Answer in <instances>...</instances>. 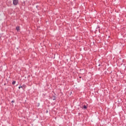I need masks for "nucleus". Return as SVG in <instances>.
Listing matches in <instances>:
<instances>
[{
	"label": "nucleus",
	"instance_id": "f257e3e1",
	"mask_svg": "<svg viewBox=\"0 0 126 126\" xmlns=\"http://www.w3.org/2000/svg\"><path fill=\"white\" fill-rule=\"evenodd\" d=\"M18 0H13V4L14 5H17L18 4Z\"/></svg>",
	"mask_w": 126,
	"mask_h": 126
},
{
	"label": "nucleus",
	"instance_id": "f03ea898",
	"mask_svg": "<svg viewBox=\"0 0 126 126\" xmlns=\"http://www.w3.org/2000/svg\"><path fill=\"white\" fill-rule=\"evenodd\" d=\"M16 29L17 32H19V31H20V27H19V26H17L16 27Z\"/></svg>",
	"mask_w": 126,
	"mask_h": 126
},
{
	"label": "nucleus",
	"instance_id": "7ed1b4c3",
	"mask_svg": "<svg viewBox=\"0 0 126 126\" xmlns=\"http://www.w3.org/2000/svg\"><path fill=\"white\" fill-rule=\"evenodd\" d=\"M19 89H20V88H22L23 90H24V88H23L22 86H20L18 87Z\"/></svg>",
	"mask_w": 126,
	"mask_h": 126
},
{
	"label": "nucleus",
	"instance_id": "20e7f679",
	"mask_svg": "<svg viewBox=\"0 0 126 126\" xmlns=\"http://www.w3.org/2000/svg\"><path fill=\"white\" fill-rule=\"evenodd\" d=\"M22 87H23V88H24H24H26V85H23L22 86Z\"/></svg>",
	"mask_w": 126,
	"mask_h": 126
},
{
	"label": "nucleus",
	"instance_id": "39448f33",
	"mask_svg": "<svg viewBox=\"0 0 126 126\" xmlns=\"http://www.w3.org/2000/svg\"><path fill=\"white\" fill-rule=\"evenodd\" d=\"M52 99H53V100H56V96H55V95H53V98H52Z\"/></svg>",
	"mask_w": 126,
	"mask_h": 126
},
{
	"label": "nucleus",
	"instance_id": "423d86ee",
	"mask_svg": "<svg viewBox=\"0 0 126 126\" xmlns=\"http://www.w3.org/2000/svg\"><path fill=\"white\" fill-rule=\"evenodd\" d=\"M15 83H16V81H13L12 82V84H13V85H14V84H15Z\"/></svg>",
	"mask_w": 126,
	"mask_h": 126
},
{
	"label": "nucleus",
	"instance_id": "0eeeda50",
	"mask_svg": "<svg viewBox=\"0 0 126 126\" xmlns=\"http://www.w3.org/2000/svg\"><path fill=\"white\" fill-rule=\"evenodd\" d=\"M83 108H84V109H87V106L86 105H84L83 106Z\"/></svg>",
	"mask_w": 126,
	"mask_h": 126
},
{
	"label": "nucleus",
	"instance_id": "6e6552de",
	"mask_svg": "<svg viewBox=\"0 0 126 126\" xmlns=\"http://www.w3.org/2000/svg\"><path fill=\"white\" fill-rule=\"evenodd\" d=\"M38 7H39V5H36V8L38 9Z\"/></svg>",
	"mask_w": 126,
	"mask_h": 126
},
{
	"label": "nucleus",
	"instance_id": "1a4fd4ad",
	"mask_svg": "<svg viewBox=\"0 0 126 126\" xmlns=\"http://www.w3.org/2000/svg\"><path fill=\"white\" fill-rule=\"evenodd\" d=\"M14 102H15L14 100H12L11 101V103H14Z\"/></svg>",
	"mask_w": 126,
	"mask_h": 126
},
{
	"label": "nucleus",
	"instance_id": "9d476101",
	"mask_svg": "<svg viewBox=\"0 0 126 126\" xmlns=\"http://www.w3.org/2000/svg\"><path fill=\"white\" fill-rule=\"evenodd\" d=\"M39 106H40V104H39L38 105H37V107H39Z\"/></svg>",
	"mask_w": 126,
	"mask_h": 126
},
{
	"label": "nucleus",
	"instance_id": "9b49d317",
	"mask_svg": "<svg viewBox=\"0 0 126 126\" xmlns=\"http://www.w3.org/2000/svg\"><path fill=\"white\" fill-rule=\"evenodd\" d=\"M79 78H81V76H80V77H79Z\"/></svg>",
	"mask_w": 126,
	"mask_h": 126
},
{
	"label": "nucleus",
	"instance_id": "f8f14e48",
	"mask_svg": "<svg viewBox=\"0 0 126 126\" xmlns=\"http://www.w3.org/2000/svg\"><path fill=\"white\" fill-rule=\"evenodd\" d=\"M98 66H100V64L98 65Z\"/></svg>",
	"mask_w": 126,
	"mask_h": 126
},
{
	"label": "nucleus",
	"instance_id": "ddd939ff",
	"mask_svg": "<svg viewBox=\"0 0 126 126\" xmlns=\"http://www.w3.org/2000/svg\"><path fill=\"white\" fill-rule=\"evenodd\" d=\"M47 113H48V110H47Z\"/></svg>",
	"mask_w": 126,
	"mask_h": 126
},
{
	"label": "nucleus",
	"instance_id": "4468645a",
	"mask_svg": "<svg viewBox=\"0 0 126 126\" xmlns=\"http://www.w3.org/2000/svg\"><path fill=\"white\" fill-rule=\"evenodd\" d=\"M4 85H5V84H4Z\"/></svg>",
	"mask_w": 126,
	"mask_h": 126
}]
</instances>
